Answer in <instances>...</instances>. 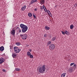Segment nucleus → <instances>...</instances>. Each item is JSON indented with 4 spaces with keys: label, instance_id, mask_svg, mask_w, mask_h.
<instances>
[{
    "label": "nucleus",
    "instance_id": "nucleus-1",
    "mask_svg": "<svg viewBox=\"0 0 77 77\" xmlns=\"http://www.w3.org/2000/svg\"><path fill=\"white\" fill-rule=\"evenodd\" d=\"M20 26L22 28V33H25L28 29V27L27 26L23 24H21L20 25Z\"/></svg>",
    "mask_w": 77,
    "mask_h": 77
},
{
    "label": "nucleus",
    "instance_id": "nucleus-2",
    "mask_svg": "<svg viewBox=\"0 0 77 77\" xmlns=\"http://www.w3.org/2000/svg\"><path fill=\"white\" fill-rule=\"evenodd\" d=\"M45 71V65H44L40 67L39 68L38 71L40 73H44V72Z\"/></svg>",
    "mask_w": 77,
    "mask_h": 77
},
{
    "label": "nucleus",
    "instance_id": "nucleus-3",
    "mask_svg": "<svg viewBox=\"0 0 77 77\" xmlns=\"http://www.w3.org/2000/svg\"><path fill=\"white\" fill-rule=\"evenodd\" d=\"M14 51L16 53H19V52H20V51L21 50V49H19L18 48L15 46L14 47Z\"/></svg>",
    "mask_w": 77,
    "mask_h": 77
},
{
    "label": "nucleus",
    "instance_id": "nucleus-4",
    "mask_svg": "<svg viewBox=\"0 0 77 77\" xmlns=\"http://www.w3.org/2000/svg\"><path fill=\"white\" fill-rule=\"evenodd\" d=\"M55 48V45L53 44H51L49 45V49L50 50H54Z\"/></svg>",
    "mask_w": 77,
    "mask_h": 77
},
{
    "label": "nucleus",
    "instance_id": "nucleus-5",
    "mask_svg": "<svg viewBox=\"0 0 77 77\" xmlns=\"http://www.w3.org/2000/svg\"><path fill=\"white\" fill-rule=\"evenodd\" d=\"M20 36H21L22 37V39H23L24 40L26 39L28 37L27 35L26 34H24L23 35L22 34L20 35Z\"/></svg>",
    "mask_w": 77,
    "mask_h": 77
},
{
    "label": "nucleus",
    "instance_id": "nucleus-6",
    "mask_svg": "<svg viewBox=\"0 0 77 77\" xmlns=\"http://www.w3.org/2000/svg\"><path fill=\"white\" fill-rule=\"evenodd\" d=\"M5 60H4L3 58L1 57L0 58V64H2V63L5 62Z\"/></svg>",
    "mask_w": 77,
    "mask_h": 77
},
{
    "label": "nucleus",
    "instance_id": "nucleus-7",
    "mask_svg": "<svg viewBox=\"0 0 77 77\" xmlns=\"http://www.w3.org/2000/svg\"><path fill=\"white\" fill-rule=\"evenodd\" d=\"M15 29H12L11 31V34L13 36H15Z\"/></svg>",
    "mask_w": 77,
    "mask_h": 77
},
{
    "label": "nucleus",
    "instance_id": "nucleus-8",
    "mask_svg": "<svg viewBox=\"0 0 77 77\" xmlns=\"http://www.w3.org/2000/svg\"><path fill=\"white\" fill-rule=\"evenodd\" d=\"M26 8V5H24L23 7H22L21 8V11H24Z\"/></svg>",
    "mask_w": 77,
    "mask_h": 77
},
{
    "label": "nucleus",
    "instance_id": "nucleus-9",
    "mask_svg": "<svg viewBox=\"0 0 77 77\" xmlns=\"http://www.w3.org/2000/svg\"><path fill=\"white\" fill-rule=\"evenodd\" d=\"M12 56L13 58H15V57H16V56H17V54L15 53H13Z\"/></svg>",
    "mask_w": 77,
    "mask_h": 77
},
{
    "label": "nucleus",
    "instance_id": "nucleus-10",
    "mask_svg": "<svg viewBox=\"0 0 77 77\" xmlns=\"http://www.w3.org/2000/svg\"><path fill=\"white\" fill-rule=\"evenodd\" d=\"M73 68L70 67L69 69V72H70V73H71L73 71V69H72Z\"/></svg>",
    "mask_w": 77,
    "mask_h": 77
},
{
    "label": "nucleus",
    "instance_id": "nucleus-11",
    "mask_svg": "<svg viewBox=\"0 0 77 77\" xmlns=\"http://www.w3.org/2000/svg\"><path fill=\"white\" fill-rule=\"evenodd\" d=\"M4 50H5V48H4V46H2L1 47H0V51H3Z\"/></svg>",
    "mask_w": 77,
    "mask_h": 77
},
{
    "label": "nucleus",
    "instance_id": "nucleus-12",
    "mask_svg": "<svg viewBox=\"0 0 77 77\" xmlns=\"http://www.w3.org/2000/svg\"><path fill=\"white\" fill-rule=\"evenodd\" d=\"M45 29L46 30H50V27L47 26H46L45 27Z\"/></svg>",
    "mask_w": 77,
    "mask_h": 77
},
{
    "label": "nucleus",
    "instance_id": "nucleus-13",
    "mask_svg": "<svg viewBox=\"0 0 77 77\" xmlns=\"http://www.w3.org/2000/svg\"><path fill=\"white\" fill-rule=\"evenodd\" d=\"M33 0H32L31 1V2L29 4V5H32V4H33V3H34Z\"/></svg>",
    "mask_w": 77,
    "mask_h": 77
},
{
    "label": "nucleus",
    "instance_id": "nucleus-14",
    "mask_svg": "<svg viewBox=\"0 0 77 77\" xmlns=\"http://www.w3.org/2000/svg\"><path fill=\"white\" fill-rule=\"evenodd\" d=\"M66 74V73H63L61 74V77H65V75Z\"/></svg>",
    "mask_w": 77,
    "mask_h": 77
},
{
    "label": "nucleus",
    "instance_id": "nucleus-15",
    "mask_svg": "<svg viewBox=\"0 0 77 77\" xmlns=\"http://www.w3.org/2000/svg\"><path fill=\"white\" fill-rule=\"evenodd\" d=\"M28 15L29 17H31L32 16V14L31 13H28Z\"/></svg>",
    "mask_w": 77,
    "mask_h": 77
},
{
    "label": "nucleus",
    "instance_id": "nucleus-16",
    "mask_svg": "<svg viewBox=\"0 0 77 77\" xmlns=\"http://www.w3.org/2000/svg\"><path fill=\"white\" fill-rule=\"evenodd\" d=\"M45 2V1H44V0H41L40 1V3H41V4H44Z\"/></svg>",
    "mask_w": 77,
    "mask_h": 77
},
{
    "label": "nucleus",
    "instance_id": "nucleus-17",
    "mask_svg": "<svg viewBox=\"0 0 77 77\" xmlns=\"http://www.w3.org/2000/svg\"><path fill=\"white\" fill-rule=\"evenodd\" d=\"M20 44L21 43L19 42H17L16 43V45H18V46L20 45H21Z\"/></svg>",
    "mask_w": 77,
    "mask_h": 77
},
{
    "label": "nucleus",
    "instance_id": "nucleus-18",
    "mask_svg": "<svg viewBox=\"0 0 77 77\" xmlns=\"http://www.w3.org/2000/svg\"><path fill=\"white\" fill-rule=\"evenodd\" d=\"M65 34L67 35H69V32L67 31H65Z\"/></svg>",
    "mask_w": 77,
    "mask_h": 77
},
{
    "label": "nucleus",
    "instance_id": "nucleus-19",
    "mask_svg": "<svg viewBox=\"0 0 77 77\" xmlns=\"http://www.w3.org/2000/svg\"><path fill=\"white\" fill-rule=\"evenodd\" d=\"M74 28V26L73 25H71L70 26V29H72Z\"/></svg>",
    "mask_w": 77,
    "mask_h": 77
},
{
    "label": "nucleus",
    "instance_id": "nucleus-20",
    "mask_svg": "<svg viewBox=\"0 0 77 77\" xmlns=\"http://www.w3.org/2000/svg\"><path fill=\"white\" fill-rule=\"evenodd\" d=\"M31 55V53L30 52H27V55L29 56H30V55Z\"/></svg>",
    "mask_w": 77,
    "mask_h": 77
},
{
    "label": "nucleus",
    "instance_id": "nucleus-21",
    "mask_svg": "<svg viewBox=\"0 0 77 77\" xmlns=\"http://www.w3.org/2000/svg\"><path fill=\"white\" fill-rule=\"evenodd\" d=\"M29 57L31 58V59H33V56L32 54H31L29 55Z\"/></svg>",
    "mask_w": 77,
    "mask_h": 77
},
{
    "label": "nucleus",
    "instance_id": "nucleus-22",
    "mask_svg": "<svg viewBox=\"0 0 77 77\" xmlns=\"http://www.w3.org/2000/svg\"><path fill=\"white\" fill-rule=\"evenodd\" d=\"M46 12H47V13H48V14H51V12H50V11L48 10H47Z\"/></svg>",
    "mask_w": 77,
    "mask_h": 77
},
{
    "label": "nucleus",
    "instance_id": "nucleus-23",
    "mask_svg": "<svg viewBox=\"0 0 77 77\" xmlns=\"http://www.w3.org/2000/svg\"><path fill=\"white\" fill-rule=\"evenodd\" d=\"M40 9L42 11L43 10V7L42 6H40Z\"/></svg>",
    "mask_w": 77,
    "mask_h": 77
},
{
    "label": "nucleus",
    "instance_id": "nucleus-24",
    "mask_svg": "<svg viewBox=\"0 0 77 77\" xmlns=\"http://www.w3.org/2000/svg\"><path fill=\"white\" fill-rule=\"evenodd\" d=\"M52 41H55L56 40V38L55 37H53L52 39Z\"/></svg>",
    "mask_w": 77,
    "mask_h": 77
},
{
    "label": "nucleus",
    "instance_id": "nucleus-25",
    "mask_svg": "<svg viewBox=\"0 0 77 77\" xmlns=\"http://www.w3.org/2000/svg\"><path fill=\"white\" fill-rule=\"evenodd\" d=\"M51 44V42L50 41H49L48 43V45H50V44Z\"/></svg>",
    "mask_w": 77,
    "mask_h": 77
},
{
    "label": "nucleus",
    "instance_id": "nucleus-26",
    "mask_svg": "<svg viewBox=\"0 0 77 77\" xmlns=\"http://www.w3.org/2000/svg\"><path fill=\"white\" fill-rule=\"evenodd\" d=\"M32 15L33 17H34V18L35 19L36 18V15H35V14H32Z\"/></svg>",
    "mask_w": 77,
    "mask_h": 77
},
{
    "label": "nucleus",
    "instance_id": "nucleus-27",
    "mask_svg": "<svg viewBox=\"0 0 77 77\" xmlns=\"http://www.w3.org/2000/svg\"><path fill=\"white\" fill-rule=\"evenodd\" d=\"M15 71H20V69L17 68L15 69Z\"/></svg>",
    "mask_w": 77,
    "mask_h": 77
},
{
    "label": "nucleus",
    "instance_id": "nucleus-28",
    "mask_svg": "<svg viewBox=\"0 0 77 77\" xmlns=\"http://www.w3.org/2000/svg\"><path fill=\"white\" fill-rule=\"evenodd\" d=\"M61 32L63 35H65V32H64L63 31H61Z\"/></svg>",
    "mask_w": 77,
    "mask_h": 77
},
{
    "label": "nucleus",
    "instance_id": "nucleus-29",
    "mask_svg": "<svg viewBox=\"0 0 77 77\" xmlns=\"http://www.w3.org/2000/svg\"><path fill=\"white\" fill-rule=\"evenodd\" d=\"M19 33H21V30L20 29H19Z\"/></svg>",
    "mask_w": 77,
    "mask_h": 77
},
{
    "label": "nucleus",
    "instance_id": "nucleus-30",
    "mask_svg": "<svg viewBox=\"0 0 77 77\" xmlns=\"http://www.w3.org/2000/svg\"><path fill=\"white\" fill-rule=\"evenodd\" d=\"M74 63H71L70 64V66H72V65H74Z\"/></svg>",
    "mask_w": 77,
    "mask_h": 77
},
{
    "label": "nucleus",
    "instance_id": "nucleus-31",
    "mask_svg": "<svg viewBox=\"0 0 77 77\" xmlns=\"http://www.w3.org/2000/svg\"><path fill=\"white\" fill-rule=\"evenodd\" d=\"M74 6H75V8L77 7V4H75L74 5Z\"/></svg>",
    "mask_w": 77,
    "mask_h": 77
},
{
    "label": "nucleus",
    "instance_id": "nucleus-32",
    "mask_svg": "<svg viewBox=\"0 0 77 77\" xmlns=\"http://www.w3.org/2000/svg\"><path fill=\"white\" fill-rule=\"evenodd\" d=\"M47 34H45L44 35V37H45V38H46V37H47Z\"/></svg>",
    "mask_w": 77,
    "mask_h": 77
},
{
    "label": "nucleus",
    "instance_id": "nucleus-33",
    "mask_svg": "<svg viewBox=\"0 0 77 77\" xmlns=\"http://www.w3.org/2000/svg\"><path fill=\"white\" fill-rule=\"evenodd\" d=\"M6 55H5V54H3L2 55V57H5V56Z\"/></svg>",
    "mask_w": 77,
    "mask_h": 77
},
{
    "label": "nucleus",
    "instance_id": "nucleus-34",
    "mask_svg": "<svg viewBox=\"0 0 77 77\" xmlns=\"http://www.w3.org/2000/svg\"><path fill=\"white\" fill-rule=\"evenodd\" d=\"M44 10L45 11V12H47V9L45 8V9H44Z\"/></svg>",
    "mask_w": 77,
    "mask_h": 77
},
{
    "label": "nucleus",
    "instance_id": "nucleus-35",
    "mask_svg": "<svg viewBox=\"0 0 77 77\" xmlns=\"http://www.w3.org/2000/svg\"><path fill=\"white\" fill-rule=\"evenodd\" d=\"M33 1L34 3L35 2H37V0H34Z\"/></svg>",
    "mask_w": 77,
    "mask_h": 77
},
{
    "label": "nucleus",
    "instance_id": "nucleus-36",
    "mask_svg": "<svg viewBox=\"0 0 77 77\" xmlns=\"http://www.w3.org/2000/svg\"><path fill=\"white\" fill-rule=\"evenodd\" d=\"M2 71L3 72H6V70H5V69H3L2 70Z\"/></svg>",
    "mask_w": 77,
    "mask_h": 77
},
{
    "label": "nucleus",
    "instance_id": "nucleus-37",
    "mask_svg": "<svg viewBox=\"0 0 77 77\" xmlns=\"http://www.w3.org/2000/svg\"><path fill=\"white\" fill-rule=\"evenodd\" d=\"M45 6H44V5H43V8L44 9H45Z\"/></svg>",
    "mask_w": 77,
    "mask_h": 77
},
{
    "label": "nucleus",
    "instance_id": "nucleus-38",
    "mask_svg": "<svg viewBox=\"0 0 77 77\" xmlns=\"http://www.w3.org/2000/svg\"><path fill=\"white\" fill-rule=\"evenodd\" d=\"M45 6H44V5H43V8L44 9H45Z\"/></svg>",
    "mask_w": 77,
    "mask_h": 77
},
{
    "label": "nucleus",
    "instance_id": "nucleus-39",
    "mask_svg": "<svg viewBox=\"0 0 77 77\" xmlns=\"http://www.w3.org/2000/svg\"><path fill=\"white\" fill-rule=\"evenodd\" d=\"M73 66L74 67H76V66H76V64H74V65H73Z\"/></svg>",
    "mask_w": 77,
    "mask_h": 77
},
{
    "label": "nucleus",
    "instance_id": "nucleus-40",
    "mask_svg": "<svg viewBox=\"0 0 77 77\" xmlns=\"http://www.w3.org/2000/svg\"><path fill=\"white\" fill-rule=\"evenodd\" d=\"M38 9H37V8H35V9H34V11H37V10Z\"/></svg>",
    "mask_w": 77,
    "mask_h": 77
},
{
    "label": "nucleus",
    "instance_id": "nucleus-41",
    "mask_svg": "<svg viewBox=\"0 0 77 77\" xmlns=\"http://www.w3.org/2000/svg\"><path fill=\"white\" fill-rule=\"evenodd\" d=\"M29 51H30V52H31V51H32V49L29 50Z\"/></svg>",
    "mask_w": 77,
    "mask_h": 77
},
{
    "label": "nucleus",
    "instance_id": "nucleus-42",
    "mask_svg": "<svg viewBox=\"0 0 77 77\" xmlns=\"http://www.w3.org/2000/svg\"><path fill=\"white\" fill-rule=\"evenodd\" d=\"M16 29H18V30H19V29H20V28H19V27H17V28H16Z\"/></svg>",
    "mask_w": 77,
    "mask_h": 77
},
{
    "label": "nucleus",
    "instance_id": "nucleus-43",
    "mask_svg": "<svg viewBox=\"0 0 77 77\" xmlns=\"http://www.w3.org/2000/svg\"><path fill=\"white\" fill-rule=\"evenodd\" d=\"M28 46H29V45H26V47H28Z\"/></svg>",
    "mask_w": 77,
    "mask_h": 77
},
{
    "label": "nucleus",
    "instance_id": "nucleus-44",
    "mask_svg": "<svg viewBox=\"0 0 77 77\" xmlns=\"http://www.w3.org/2000/svg\"><path fill=\"white\" fill-rule=\"evenodd\" d=\"M57 6L56 5H55V6H54V8H56L57 7Z\"/></svg>",
    "mask_w": 77,
    "mask_h": 77
},
{
    "label": "nucleus",
    "instance_id": "nucleus-45",
    "mask_svg": "<svg viewBox=\"0 0 77 77\" xmlns=\"http://www.w3.org/2000/svg\"><path fill=\"white\" fill-rule=\"evenodd\" d=\"M10 49H11V47H10Z\"/></svg>",
    "mask_w": 77,
    "mask_h": 77
}]
</instances>
